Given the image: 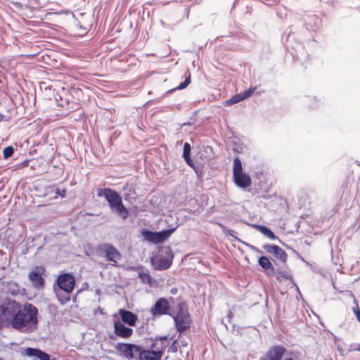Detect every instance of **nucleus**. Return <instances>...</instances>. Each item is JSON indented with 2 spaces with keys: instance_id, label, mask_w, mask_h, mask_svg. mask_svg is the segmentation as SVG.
I'll return each instance as SVG.
<instances>
[{
  "instance_id": "nucleus-1",
  "label": "nucleus",
  "mask_w": 360,
  "mask_h": 360,
  "mask_svg": "<svg viewBox=\"0 0 360 360\" xmlns=\"http://www.w3.org/2000/svg\"><path fill=\"white\" fill-rule=\"evenodd\" d=\"M38 309L30 303H26L20 307L16 311L12 328L23 333H31L37 328Z\"/></svg>"
},
{
  "instance_id": "nucleus-2",
  "label": "nucleus",
  "mask_w": 360,
  "mask_h": 360,
  "mask_svg": "<svg viewBox=\"0 0 360 360\" xmlns=\"http://www.w3.org/2000/svg\"><path fill=\"white\" fill-rule=\"evenodd\" d=\"M167 337L155 338L150 344L148 349H141L139 360H161L168 345Z\"/></svg>"
},
{
  "instance_id": "nucleus-3",
  "label": "nucleus",
  "mask_w": 360,
  "mask_h": 360,
  "mask_svg": "<svg viewBox=\"0 0 360 360\" xmlns=\"http://www.w3.org/2000/svg\"><path fill=\"white\" fill-rule=\"evenodd\" d=\"M20 303L12 299H5L0 304V327L12 326Z\"/></svg>"
},
{
  "instance_id": "nucleus-4",
  "label": "nucleus",
  "mask_w": 360,
  "mask_h": 360,
  "mask_svg": "<svg viewBox=\"0 0 360 360\" xmlns=\"http://www.w3.org/2000/svg\"><path fill=\"white\" fill-rule=\"evenodd\" d=\"M233 177L234 183L240 188H246L252 184L250 176L243 172L242 164L238 158L233 160Z\"/></svg>"
},
{
  "instance_id": "nucleus-5",
  "label": "nucleus",
  "mask_w": 360,
  "mask_h": 360,
  "mask_svg": "<svg viewBox=\"0 0 360 360\" xmlns=\"http://www.w3.org/2000/svg\"><path fill=\"white\" fill-rule=\"evenodd\" d=\"M96 252L100 256L104 257L106 261L113 262L112 266H117L122 255L120 251L110 243L99 244L96 247Z\"/></svg>"
},
{
  "instance_id": "nucleus-6",
  "label": "nucleus",
  "mask_w": 360,
  "mask_h": 360,
  "mask_svg": "<svg viewBox=\"0 0 360 360\" xmlns=\"http://www.w3.org/2000/svg\"><path fill=\"white\" fill-rule=\"evenodd\" d=\"M287 352L286 347L283 345L271 346L259 360H296L292 356L285 358Z\"/></svg>"
},
{
  "instance_id": "nucleus-7",
  "label": "nucleus",
  "mask_w": 360,
  "mask_h": 360,
  "mask_svg": "<svg viewBox=\"0 0 360 360\" xmlns=\"http://www.w3.org/2000/svg\"><path fill=\"white\" fill-rule=\"evenodd\" d=\"M174 230L175 229H171L159 232H153L148 229H142L141 233L148 241L154 244H160L169 238Z\"/></svg>"
},
{
  "instance_id": "nucleus-8",
  "label": "nucleus",
  "mask_w": 360,
  "mask_h": 360,
  "mask_svg": "<svg viewBox=\"0 0 360 360\" xmlns=\"http://www.w3.org/2000/svg\"><path fill=\"white\" fill-rule=\"evenodd\" d=\"M176 329L180 333H182L190 328L191 320L190 314L184 307L179 305V310L177 314L174 316Z\"/></svg>"
},
{
  "instance_id": "nucleus-9",
  "label": "nucleus",
  "mask_w": 360,
  "mask_h": 360,
  "mask_svg": "<svg viewBox=\"0 0 360 360\" xmlns=\"http://www.w3.org/2000/svg\"><path fill=\"white\" fill-rule=\"evenodd\" d=\"M115 349L127 359H133L136 354H139L141 347L131 343H118Z\"/></svg>"
},
{
  "instance_id": "nucleus-10",
  "label": "nucleus",
  "mask_w": 360,
  "mask_h": 360,
  "mask_svg": "<svg viewBox=\"0 0 360 360\" xmlns=\"http://www.w3.org/2000/svg\"><path fill=\"white\" fill-rule=\"evenodd\" d=\"M57 285L60 290L67 293H71L75 286V278L69 273L60 274L57 278Z\"/></svg>"
},
{
  "instance_id": "nucleus-11",
  "label": "nucleus",
  "mask_w": 360,
  "mask_h": 360,
  "mask_svg": "<svg viewBox=\"0 0 360 360\" xmlns=\"http://www.w3.org/2000/svg\"><path fill=\"white\" fill-rule=\"evenodd\" d=\"M170 306L169 302L165 298L158 299L153 307L150 309V312L153 318L159 317L169 313Z\"/></svg>"
},
{
  "instance_id": "nucleus-12",
  "label": "nucleus",
  "mask_w": 360,
  "mask_h": 360,
  "mask_svg": "<svg viewBox=\"0 0 360 360\" xmlns=\"http://www.w3.org/2000/svg\"><path fill=\"white\" fill-rule=\"evenodd\" d=\"M114 333L121 338L128 339L133 335V329L124 326L120 321L114 322Z\"/></svg>"
},
{
  "instance_id": "nucleus-13",
  "label": "nucleus",
  "mask_w": 360,
  "mask_h": 360,
  "mask_svg": "<svg viewBox=\"0 0 360 360\" xmlns=\"http://www.w3.org/2000/svg\"><path fill=\"white\" fill-rule=\"evenodd\" d=\"M98 196H104L108 201L110 207L122 198L117 191L108 188L100 189L98 191Z\"/></svg>"
},
{
  "instance_id": "nucleus-14",
  "label": "nucleus",
  "mask_w": 360,
  "mask_h": 360,
  "mask_svg": "<svg viewBox=\"0 0 360 360\" xmlns=\"http://www.w3.org/2000/svg\"><path fill=\"white\" fill-rule=\"evenodd\" d=\"M44 269L42 267H36V269L29 274V279L33 286L37 288H42L44 285V279L42 277Z\"/></svg>"
},
{
  "instance_id": "nucleus-15",
  "label": "nucleus",
  "mask_w": 360,
  "mask_h": 360,
  "mask_svg": "<svg viewBox=\"0 0 360 360\" xmlns=\"http://www.w3.org/2000/svg\"><path fill=\"white\" fill-rule=\"evenodd\" d=\"M264 248L269 252L274 255V257L279 259L283 263L287 260L288 255L284 250L276 245H266Z\"/></svg>"
},
{
  "instance_id": "nucleus-16",
  "label": "nucleus",
  "mask_w": 360,
  "mask_h": 360,
  "mask_svg": "<svg viewBox=\"0 0 360 360\" xmlns=\"http://www.w3.org/2000/svg\"><path fill=\"white\" fill-rule=\"evenodd\" d=\"M22 354L33 357L34 360H50V356L39 349L27 347L23 350Z\"/></svg>"
},
{
  "instance_id": "nucleus-17",
  "label": "nucleus",
  "mask_w": 360,
  "mask_h": 360,
  "mask_svg": "<svg viewBox=\"0 0 360 360\" xmlns=\"http://www.w3.org/2000/svg\"><path fill=\"white\" fill-rule=\"evenodd\" d=\"M256 88V86L250 87L243 92L233 95L231 98L225 101L226 105H233L239 103L240 101H242L247 98H249L253 94Z\"/></svg>"
},
{
  "instance_id": "nucleus-18",
  "label": "nucleus",
  "mask_w": 360,
  "mask_h": 360,
  "mask_svg": "<svg viewBox=\"0 0 360 360\" xmlns=\"http://www.w3.org/2000/svg\"><path fill=\"white\" fill-rule=\"evenodd\" d=\"M118 314L121 316L122 321L124 323L129 326H134L138 321L137 316L130 311L124 309H120Z\"/></svg>"
},
{
  "instance_id": "nucleus-19",
  "label": "nucleus",
  "mask_w": 360,
  "mask_h": 360,
  "mask_svg": "<svg viewBox=\"0 0 360 360\" xmlns=\"http://www.w3.org/2000/svg\"><path fill=\"white\" fill-rule=\"evenodd\" d=\"M110 209L115 211L123 219H126L129 216V211L127 208L123 205L122 199L121 198L117 202L114 203Z\"/></svg>"
},
{
  "instance_id": "nucleus-20",
  "label": "nucleus",
  "mask_w": 360,
  "mask_h": 360,
  "mask_svg": "<svg viewBox=\"0 0 360 360\" xmlns=\"http://www.w3.org/2000/svg\"><path fill=\"white\" fill-rule=\"evenodd\" d=\"M191 146L190 143L186 142L184 145L183 158L186 164L197 172L196 167L191 158Z\"/></svg>"
},
{
  "instance_id": "nucleus-21",
  "label": "nucleus",
  "mask_w": 360,
  "mask_h": 360,
  "mask_svg": "<svg viewBox=\"0 0 360 360\" xmlns=\"http://www.w3.org/2000/svg\"><path fill=\"white\" fill-rule=\"evenodd\" d=\"M172 263V259L167 257H161L158 259L156 263L155 269L156 270H166L169 269Z\"/></svg>"
},
{
  "instance_id": "nucleus-22",
  "label": "nucleus",
  "mask_w": 360,
  "mask_h": 360,
  "mask_svg": "<svg viewBox=\"0 0 360 360\" xmlns=\"http://www.w3.org/2000/svg\"><path fill=\"white\" fill-rule=\"evenodd\" d=\"M254 226L257 231H259L269 238L271 240H276L277 238L273 231L269 229L266 226L262 225H254Z\"/></svg>"
},
{
  "instance_id": "nucleus-23",
  "label": "nucleus",
  "mask_w": 360,
  "mask_h": 360,
  "mask_svg": "<svg viewBox=\"0 0 360 360\" xmlns=\"http://www.w3.org/2000/svg\"><path fill=\"white\" fill-rule=\"evenodd\" d=\"M258 263L262 267V269L265 271H267L270 269H273V266H272V264H271L270 260L266 256L260 257L259 258Z\"/></svg>"
},
{
  "instance_id": "nucleus-24",
  "label": "nucleus",
  "mask_w": 360,
  "mask_h": 360,
  "mask_svg": "<svg viewBox=\"0 0 360 360\" xmlns=\"http://www.w3.org/2000/svg\"><path fill=\"white\" fill-rule=\"evenodd\" d=\"M139 277L141 278L142 283L148 284L150 286L153 285V279L150 275L147 272H139Z\"/></svg>"
},
{
  "instance_id": "nucleus-25",
  "label": "nucleus",
  "mask_w": 360,
  "mask_h": 360,
  "mask_svg": "<svg viewBox=\"0 0 360 360\" xmlns=\"http://www.w3.org/2000/svg\"><path fill=\"white\" fill-rule=\"evenodd\" d=\"M8 291L12 295H17L20 293V287L15 282H9L8 284Z\"/></svg>"
},
{
  "instance_id": "nucleus-26",
  "label": "nucleus",
  "mask_w": 360,
  "mask_h": 360,
  "mask_svg": "<svg viewBox=\"0 0 360 360\" xmlns=\"http://www.w3.org/2000/svg\"><path fill=\"white\" fill-rule=\"evenodd\" d=\"M276 279L280 282H282L285 280H290L292 278V276L290 274L283 271H278L276 275Z\"/></svg>"
},
{
  "instance_id": "nucleus-27",
  "label": "nucleus",
  "mask_w": 360,
  "mask_h": 360,
  "mask_svg": "<svg viewBox=\"0 0 360 360\" xmlns=\"http://www.w3.org/2000/svg\"><path fill=\"white\" fill-rule=\"evenodd\" d=\"M174 345H178L179 347H186L188 346V342L180 333L178 338L174 341Z\"/></svg>"
},
{
  "instance_id": "nucleus-28",
  "label": "nucleus",
  "mask_w": 360,
  "mask_h": 360,
  "mask_svg": "<svg viewBox=\"0 0 360 360\" xmlns=\"http://www.w3.org/2000/svg\"><path fill=\"white\" fill-rule=\"evenodd\" d=\"M14 153V149L12 146L6 147L3 150L4 158L7 159L11 157Z\"/></svg>"
},
{
  "instance_id": "nucleus-29",
  "label": "nucleus",
  "mask_w": 360,
  "mask_h": 360,
  "mask_svg": "<svg viewBox=\"0 0 360 360\" xmlns=\"http://www.w3.org/2000/svg\"><path fill=\"white\" fill-rule=\"evenodd\" d=\"M191 83V74L189 73L184 82H181L175 89H184Z\"/></svg>"
},
{
  "instance_id": "nucleus-30",
  "label": "nucleus",
  "mask_w": 360,
  "mask_h": 360,
  "mask_svg": "<svg viewBox=\"0 0 360 360\" xmlns=\"http://www.w3.org/2000/svg\"><path fill=\"white\" fill-rule=\"evenodd\" d=\"M354 313L356 315V319L360 322V309L358 306L353 308Z\"/></svg>"
},
{
  "instance_id": "nucleus-31",
  "label": "nucleus",
  "mask_w": 360,
  "mask_h": 360,
  "mask_svg": "<svg viewBox=\"0 0 360 360\" xmlns=\"http://www.w3.org/2000/svg\"><path fill=\"white\" fill-rule=\"evenodd\" d=\"M56 193L60 195L61 197L64 198L66 195V190L65 189H60L59 188H58L56 190Z\"/></svg>"
},
{
  "instance_id": "nucleus-32",
  "label": "nucleus",
  "mask_w": 360,
  "mask_h": 360,
  "mask_svg": "<svg viewBox=\"0 0 360 360\" xmlns=\"http://www.w3.org/2000/svg\"><path fill=\"white\" fill-rule=\"evenodd\" d=\"M178 347H179L178 346V345H174V342H173L172 344L171 345L170 347H169V352H176L177 350H178Z\"/></svg>"
},
{
  "instance_id": "nucleus-33",
  "label": "nucleus",
  "mask_w": 360,
  "mask_h": 360,
  "mask_svg": "<svg viewBox=\"0 0 360 360\" xmlns=\"http://www.w3.org/2000/svg\"><path fill=\"white\" fill-rule=\"evenodd\" d=\"M207 148L210 149L211 151L212 150V148L211 146H207Z\"/></svg>"
},
{
  "instance_id": "nucleus-34",
  "label": "nucleus",
  "mask_w": 360,
  "mask_h": 360,
  "mask_svg": "<svg viewBox=\"0 0 360 360\" xmlns=\"http://www.w3.org/2000/svg\"><path fill=\"white\" fill-rule=\"evenodd\" d=\"M3 119V115H0V121L2 120Z\"/></svg>"
}]
</instances>
